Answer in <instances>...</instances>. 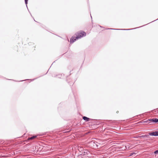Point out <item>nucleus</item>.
Masks as SVG:
<instances>
[{"instance_id": "nucleus-8", "label": "nucleus", "mask_w": 158, "mask_h": 158, "mask_svg": "<svg viewBox=\"0 0 158 158\" xmlns=\"http://www.w3.org/2000/svg\"><path fill=\"white\" fill-rule=\"evenodd\" d=\"M154 153L156 154H158V149L156 151L154 152Z\"/></svg>"}, {"instance_id": "nucleus-7", "label": "nucleus", "mask_w": 158, "mask_h": 158, "mask_svg": "<svg viewBox=\"0 0 158 158\" xmlns=\"http://www.w3.org/2000/svg\"><path fill=\"white\" fill-rule=\"evenodd\" d=\"M148 136H149L148 135H142L141 137H148Z\"/></svg>"}, {"instance_id": "nucleus-2", "label": "nucleus", "mask_w": 158, "mask_h": 158, "mask_svg": "<svg viewBox=\"0 0 158 158\" xmlns=\"http://www.w3.org/2000/svg\"><path fill=\"white\" fill-rule=\"evenodd\" d=\"M149 121H150V122H153V123H158V119L156 118H153L152 119H148L146 122H148Z\"/></svg>"}, {"instance_id": "nucleus-4", "label": "nucleus", "mask_w": 158, "mask_h": 158, "mask_svg": "<svg viewBox=\"0 0 158 158\" xmlns=\"http://www.w3.org/2000/svg\"><path fill=\"white\" fill-rule=\"evenodd\" d=\"M149 134L150 135L155 136H158V131L150 132L149 133Z\"/></svg>"}, {"instance_id": "nucleus-6", "label": "nucleus", "mask_w": 158, "mask_h": 158, "mask_svg": "<svg viewBox=\"0 0 158 158\" xmlns=\"http://www.w3.org/2000/svg\"><path fill=\"white\" fill-rule=\"evenodd\" d=\"M36 137V136H33L30 138L28 139H32L35 138Z\"/></svg>"}, {"instance_id": "nucleus-10", "label": "nucleus", "mask_w": 158, "mask_h": 158, "mask_svg": "<svg viewBox=\"0 0 158 158\" xmlns=\"http://www.w3.org/2000/svg\"><path fill=\"white\" fill-rule=\"evenodd\" d=\"M128 146H126V148H127V147L128 148H129L128 147Z\"/></svg>"}, {"instance_id": "nucleus-3", "label": "nucleus", "mask_w": 158, "mask_h": 158, "mask_svg": "<svg viewBox=\"0 0 158 158\" xmlns=\"http://www.w3.org/2000/svg\"><path fill=\"white\" fill-rule=\"evenodd\" d=\"M78 39V38H77V36L76 37H72L70 40V43H73L74 42H75Z\"/></svg>"}, {"instance_id": "nucleus-1", "label": "nucleus", "mask_w": 158, "mask_h": 158, "mask_svg": "<svg viewBox=\"0 0 158 158\" xmlns=\"http://www.w3.org/2000/svg\"><path fill=\"white\" fill-rule=\"evenodd\" d=\"M86 33L83 31H80L76 33L75 34L77 38L78 39L86 35Z\"/></svg>"}, {"instance_id": "nucleus-9", "label": "nucleus", "mask_w": 158, "mask_h": 158, "mask_svg": "<svg viewBox=\"0 0 158 158\" xmlns=\"http://www.w3.org/2000/svg\"><path fill=\"white\" fill-rule=\"evenodd\" d=\"M25 3L27 5V2L28 1V0H25Z\"/></svg>"}, {"instance_id": "nucleus-5", "label": "nucleus", "mask_w": 158, "mask_h": 158, "mask_svg": "<svg viewBox=\"0 0 158 158\" xmlns=\"http://www.w3.org/2000/svg\"><path fill=\"white\" fill-rule=\"evenodd\" d=\"M83 119L85 120V121H89V120L90 119L89 118H88L86 117H85V116H84L83 117Z\"/></svg>"}, {"instance_id": "nucleus-11", "label": "nucleus", "mask_w": 158, "mask_h": 158, "mask_svg": "<svg viewBox=\"0 0 158 158\" xmlns=\"http://www.w3.org/2000/svg\"><path fill=\"white\" fill-rule=\"evenodd\" d=\"M96 146H97V147H98V145L97 144H96Z\"/></svg>"}]
</instances>
